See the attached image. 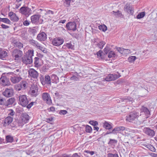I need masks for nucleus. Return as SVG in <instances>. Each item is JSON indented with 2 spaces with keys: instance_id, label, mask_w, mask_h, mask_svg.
I'll list each match as a JSON object with an SVG mask.
<instances>
[{
  "instance_id": "obj_1",
  "label": "nucleus",
  "mask_w": 157,
  "mask_h": 157,
  "mask_svg": "<svg viewBox=\"0 0 157 157\" xmlns=\"http://www.w3.org/2000/svg\"><path fill=\"white\" fill-rule=\"evenodd\" d=\"M19 104L24 107H26L28 109H30L36 103L35 102H31L29 104V101L26 96L25 95L19 97Z\"/></svg>"
},
{
  "instance_id": "obj_2",
  "label": "nucleus",
  "mask_w": 157,
  "mask_h": 157,
  "mask_svg": "<svg viewBox=\"0 0 157 157\" xmlns=\"http://www.w3.org/2000/svg\"><path fill=\"white\" fill-rule=\"evenodd\" d=\"M139 116V113L136 111L130 113L126 117V120L129 122H132L137 118Z\"/></svg>"
},
{
  "instance_id": "obj_3",
  "label": "nucleus",
  "mask_w": 157,
  "mask_h": 157,
  "mask_svg": "<svg viewBox=\"0 0 157 157\" xmlns=\"http://www.w3.org/2000/svg\"><path fill=\"white\" fill-rule=\"evenodd\" d=\"M40 79L42 84L43 85L47 84L48 85H51V78L48 75H46L44 78L42 76L40 77Z\"/></svg>"
},
{
  "instance_id": "obj_4",
  "label": "nucleus",
  "mask_w": 157,
  "mask_h": 157,
  "mask_svg": "<svg viewBox=\"0 0 157 157\" xmlns=\"http://www.w3.org/2000/svg\"><path fill=\"white\" fill-rule=\"evenodd\" d=\"M32 11L31 9L28 7L23 6L20 9V13L26 17H29L31 14Z\"/></svg>"
},
{
  "instance_id": "obj_5",
  "label": "nucleus",
  "mask_w": 157,
  "mask_h": 157,
  "mask_svg": "<svg viewBox=\"0 0 157 157\" xmlns=\"http://www.w3.org/2000/svg\"><path fill=\"white\" fill-rule=\"evenodd\" d=\"M117 73L118 75L113 74H109L105 77V80L107 81H110L117 79L121 76L120 74L118 72H117Z\"/></svg>"
},
{
  "instance_id": "obj_6",
  "label": "nucleus",
  "mask_w": 157,
  "mask_h": 157,
  "mask_svg": "<svg viewBox=\"0 0 157 157\" xmlns=\"http://www.w3.org/2000/svg\"><path fill=\"white\" fill-rule=\"evenodd\" d=\"M63 42L64 40L63 38L60 37L53 38L52 42V44L56 46H59L62 45Z\"/></svg>"
},
{
  "instance_id": "obj_7",
  "label": "nucleus",
  "mask_w": 157,
  "mask_h": 157,
  "mask_svg": "<svg viewBox=\"0 0 157 157\" xmlns=\"http://www.w3.org/2000/svg\"><path fill=\"white\" fill-rule=\"evenodd\" d=\"M43 100L47 104L50 105L52 104V100L49 94L47 92H44L42 94Z\"/></svg>"
},
{
  "instance_id": "obj_8",
  "label": "nucleus",
  "mask_w": 157,
  "mask_h": 157,
  "mask_svg": "<svg viewBox=\"0 0 157 157\" xmlns=\"http://www.w3.org/2000/svg\"><path fill=\"white\" fill-rule=\"evenodd\" d=\"M29 76L31 78H33L36 79L37 78L38 76V74L37 71L33 68L30 69L28 71Z\"/></svg>"
},
{
  "instance_id": "obj_9",
  "label": "nucleus",
  "mask_w": 157,
  "mask_h": 157,
  "mask_svg": "<svg viewBox=\"0 0 157 157\" xmlns=\"http://www.w3.org/2000/svg\"><path fill=\"white\" fill-rule=\"evenodd\" d=\"M66 27L67 29L73 31L76 29V24L75 22H70L66 25Z\"/></svg>"
},
{
  "instance_id": "obj_10",
  "label": "nucleus",
  "mask_w": 157,
  "mask_h": 157,
  "mask_svg": "<svg viewBox=\"0 0 157 157\" xmlns=\"http://www.w3.org/2000/svg\"><path fill=\"white\" fill-rule=\"evenodd\" d=\"M12 55L15 57V60H17L22 56V52L19 50L14 49Z\"/></svg>"
},
{
  "instance_id": "obj_11",
  "label": "nucleus",
  "mask_w": 157,
  "mask_h": 157,
  "mask_svg": "<svg viewBox=\"0 0 157 157\" xmlns=\"http://www.w3.org/2000/svg\"><path fill=\"white\" fill-rule=\"evenodd\" d=\"M0 83L4 86H8L10 84L9 79L5 76H2L0 78Z\"/></svg>"
},
{
  "instance_id": "obj_12",
  "label": "nucleus",
  "mask_w": 157,
  "mask_h": 157,
  "mask_svg": "<svg viewBox=\"0 0 157 157\" xmlns=\"http://www.w3.org/2000/svg\"><path fill=\"white\" fill-rule=\"evenodd\" d=\"M140 111L141 114H140V116L142 114H144L145 118H146L149 117L150 113L148 109L147 108L143 106L141 108Z\"/></svg>"
},
{
  "instance_id": "obj_13",
  "label": "nucleus",
  "mask_w": 157,
  "mask_h": 157,
  "mask_svg": "<svg viewBox=\"0 0 157 157\" xmlns=\"http://www.w3.org/2000/svg\"><path fill=\"white\" fill-rule=\"evenodd\" d=\"M124 11L130 15H132L134 12V9L132 6L129 4H126L124 7Z\"/></svg>"
},
{
  "instance_id": "obj_14",
  "label": "nucleus",
  "mask_w": 157,
  "mask_h": 157,
  "mask_svg": "<svg viewBox=\"0 0 157 157\" xmlns=\"http://www.w3.org/2000/svg\"><path fill=\"white\" fill-rule=\"evenodd\" d=\"M47 35L44 32L40 33L37 35L36 39L40 41H44L47 39Z\"/></svg>"
},
{
  "instance_id": "obj_15",
  "label": "nucleus",
  "mask_w": 157,
  "mask_h": 157,
  "mask_svg": "<svg viewBox=\"0 0 157 157\" xmlns=\"http://www.w3.org/2000/svg\"><path fill=\"white\" fill-rule=\"evenodd\" d=\"M13 94V90L12 89H6L5 91L3 92V95L7 98L10 97L12 96Z\"/></svg>"
},
{
  "instance_id": "obj_16",
  "label": "nucleus",
  "mask_w": 157,
  "mask_h": 157,
  "mask_svg": "<svg viewBox=\"0 0 157 157\" xmlns=\"http://www.w3.org/2000/svg\"><path fill=\"white\" fill-rule=\"evenodd\" d=\"M38 88L37 86H34L31 89L30 94L33 97H36L39 94Z\"/></svg>"
},
{
  "instance_id": "obj_17",
  "label": "nucleus",
  "mask_w": 157,
  "mask_h": 157,
  "mask_svg": "<svg viewBox=\"0 0 157 157\" xmlns=\"http://www.w3.org/2000/svg\"><path fill=\"white\" fill-rule=\"evenodd\" d=\"M40 16L39 15H33L31 17V19L32 22L33 24H37L38 22Z\"/></svg>"
},
{
  "instance_id": "obj_18",
  "label": "nucleus",
  "mask_w": 157,
  "mask_h": 157,
  "mask_svg": "<svg viewBox=\"0 0 157 157\" xmlns=\"http://www.w3.org/2000/svg\"><path fill=\"white\" fill-rule=\"evenodd\" d=\"M144 132L147 135L151 136H153L155 135L154 131L148 128H144L143 129Z\"/></svg>"
},
{
  "instance_id": "obj_19",
  "label": "nucleus",
  "mask_w": 157,
  "mask_h": 157,
  "mask_svg": "<svg viewBox=\"0 0 157 157\" xmlns=\"http://www.w3.org/2000/svg\"><path fill=\"white\" fill-rule=\"evenodd\" d=\"M125 128L123 126H119L114 128L112 130V132L110 133L117 134L118 133H120L121 132L124 130Z\"/></svg>"
},
{
  "instance_id": "obj_20",
  "label": "nucleus",
  "mask_w": 157,
  "mask_h": 157,
  "mask_svg": "<svg viewBox=\"0 0 157 157\" xmlns=\"http://www.w3.org/2000/svg\"><path fill=\"white\" fill-rule=\"evenodd\" d=\"M22 59L23 63L26 64L31 63L33 62L32 58H29L26 56H24Z\"/></svg>"
},
{
  "instance_id": "obj_21",
  "label": "nucleus",
  "mask_w": 157,
  "mask_h": 157,
  "mask_svg": "<svg viewBox=\"0 0 157 157\" xmlns=\"http://www.w3.org/2000/svg\"><path fill=\"white\" fill-rule=\"evenodd\" d=\"M13 118L11 117H8L4 120V125L5 126H8L13 121Z\"/></svg>"
},
{
  "instance_id": "obj_22",
  "label": "nucleus",
  "mask_w": 157,
  "mask_h": 157,
  "mask_svg": "<svg viewBox=\"0 0 157 157\" xmlns=\"http://www.w3.org/2000/svg\"><path fill=\"white\" fill-rule=\"evenodd\" d=\"M21 79L20 76H14L11 77L10 80L13 83H16L18 82Z\"/></svg>"
},
{
  "instance_id": "obj_23",
  "label": "nucleus",
  "mask_w": 157,
  "mask_h": 157,
  "mask_svg": "<svg viewBox=\"0 0 157 157\" xmlns=\"http://www.w3.org/2000/svg\"><path fill=\"white\" fill-rule=\"evenodd\" d=\"M29 116L26 113H24L22 115V121H23V122L25 123L28 122L29 119Z\"/></svg>"
},
{
  "instance_id": "obj_24",
  "label": "nucleus",
  "mask_w": 157,
  "mask_h": 157,
  "mask_svg": "<svg viewBox=\"0 0 157 157\" xmlns=\"http://www.w3.org/2000/svg\"><path fill=\"white\" fill-rule=\"evenodd\" d=\"M7 53L6 51L1 50L0 51V58L2 60L6 59V57L7 56Z\"/></svg>"
},
{
  "instance_id": "obj_25",
  "label": "nucleus",
  "mask_w": 157,
  "mask_h": 157,
  "mask_svg": "<svg viewBox=\"0 0 157 157\" xmlns=\"http://www.w3.org/2000/svg\"><path fill=\"white\" fill-rule=\"evenodd\" d=\"M51 78L52 82L53 83L56 84L59 82V78L56 75H52L51 76Z\"/></svg>"
},
{
  "instance_id": "obj_26",
  "label": "nucleus",
  "mask_w": 157,
  "mask_h": 157,
  "mask_svg": "<svg viewBox=\"0 0 157 157\" xmlns=\"http://www.w3.org/2000/svg\"><path fill=\"white\" fill-rule=\"evenodd\" d=\"M122 101L127 103L128 104H131L133 101V99L131 98L127 97L123 98Z\"/></svg>"
},
{
  "instance_id": "obj_27",
  "label": "nucleus",
  "mask_w": 157,
  "mask_h": 157,
  "mask_svg": "<svg viewBox=\"0 0 157 157\" xmlns=\"http://www.w3.org/2000/svg\"><path fill=\"white\" fill-rule=\"evenodd\" d=\"M34 55V50L33 49L29 50L26 52V56L30 58H32Z\"/></svg>"
},
{
  "instance_id": "obj_28",
  "label": "nucleus",
  "mask_w": 157,
  "mask_h": 157,
  "mask_svg": "<svg viewBox=\"0 0 157 157\" xmlns=\"http://www.w3.org/2000/svg\"><path fill=\"white\" fill-rule=\"evenodd\" d=\"M103 126L104 128L107 129H110L112 127L111 124L105 121L103 123Z\"/></svg>"
},
{
  "instance_id": "obj_29",
  "label": "nucleus",
  "mask_w": 157,
  "mask_h": 157,
  "mask_svg": "<svg viewBox=\"0 0 157 157\" xmlns=\"http://www.w3.org/2000/svg\"><path fill=\"white\" fill-rule=\"evenodd\" d=\"M29 42L30 44L33 46L37 48L39 45L40 44L36 40H30Z\"/></svg>"
},
{
  "instance_id": "obj_30",
  "label": "nucleus",
  "mask_w": 157,
  "mask_h": 157,
  "mask_svg": "<svg viewBox=\"0 0 157 157\" xmlns=\"http://www.w3.org/2000/svg\"><path fill=\"white\" fill-rule=\"evenodd\" d=\"M6 140L7 143H12L13 141V138L12 136L8 135L6 136Z\"/></svg>"
},
{
  "instance_id": "obj_31",
  "label": "nucleus",
  "mask_w": 157,
  "mask_h": 157,
  "mask_svg": "<svg viewBox=\"0 0 157 157\" xmlns=\"http://www.w3.org/2000/svg\"><path fill=\"white\" fill-rule=\"evenodd\" d=\"M20 85L22 89H25L27 86V83L25 81H21Z\"/></svg>"
},
{
  "instance_id": "obj_32",
  "label": "nucleus",
  "mask_w": 157,
  "mask_h": 157,
  "mask_svg": "<svg viewBox=\"0 0 157 157\" xmlns=\"http://www.w3.org/2000/svg\"><path fill=\"white\" fill-rule=\"evenodd\" d=\"M116 56V55L115 52L112 51H110L108 55L109 58H112V59H114Z\"/></svg>"
},
{
  "instance_id": "obj_33",
  "label": "nucleus",
  "mask_w": 157,
  "mask_h": 157,
  "mask_svg": "<svg viewBox=\"0 0 157 157\" xmlns=\"http://www.w3.org/2000/svg\"><path fill=\"white\" fill-rule=\"evenodd\" d=\"M10 19L13 22H17L19 20L18 17L16 15L15 13L13 16L10 18Z\"/></svg>"
},
{
  "instance_id": "obj_34",
  "label": "nucleus",
  "mask_w": 157,
  "mask_h": 157,
  "mask_svg": "<svg viewBox=\"0 0 157 157\" xmlns=\"http://www.w3.org/2000/svg\"><path fill=\"white\" fill-rule=\"evenodd\" d=\"M113 13L114 15L116 17H121L122 16V14L121 12L119 10H117V12L113 11Z\"/></svg>"
},
{
  "instance_id": "obj_35",
  "label": "nucleus",
  "mask_w": 157,
  "mask_h": 157,
  "mask_svg": "<svg viewBox=\"0 0 157 157\" xmlns=\"http://www.w3.org/2000/svg\"><path fill=\"white\" fill-rule=\"evenodd\" d=\"M105 44V43L104 41H101L97 44V45L98 48L101 49L103 48Z\"/></svg>"
},
{
  "instance_id": "obj_36",
  "label": "nucleus",
  "mask_w": 157,
  "mask_h": 157,
  "mask_svg": "<svg viewBox=\"0 0 157 157\" xmlns=\"http://www.w3.org/2000/svg\"><path fill=\"white\" fill-rule=\"evenodd\" d=\"M99 29L103 32H105L107 29L106 26L105 25H102L98 26Z\"/></svg>"
},
{
  "instance_id": "obj_37",
  "label": "nucleus",
  "mask_w": 157,
  "mask_h": 157,
  "mask_svg": "<svg viewBox=\"0 0 157 157\" xmlns=\"http://www.w3.org/2000/svg\"><path fill=\"white\" fill-rule=\"evenodd\" d=\"M34 63L36 67H39L40 66L39 64V58L38 57H36L34 58Z\"/></svg>"
},
{
  "instance_id": "obj_38",
  "label": "nucleus",
  "mask_w": 157,
  "mask_h": 157,
  "mask_svg": "<svg viewBox=\"0 0 157 157\" xmlns=\"http://www.w3.org/2000/svg\"><path fill=\"white\" fill-rule=\"evenodd\" d=\"M136 59L135 56H132L128 57V60L130 63H133Z\"/></svg>"
},
{
  "instance_id": "obj_39",
  "label": "nucleus",
  "mask_w": 157,
  "mask_h": 157,
  "mask_svg": "<svg viewBox=\"0 0 157 157\" xmlns=\"http://www.w3.org/2000/svg\"><path fill=\"white\" fill-rule=\"evenodd\" d=\"M145 15V12H141L137 16L136 18L138 19L142 18L144 17Z\"/></svg>"
},
{
  "instance_id": "obj_40",
  "label": "nucleus",
  "mask_w": 157,
  "mask_h": 157,
  "mask_svg": "<svg viewBox=\"0 0 157 157\" xmlns=\"http://www.w3.org/2000/svg\"><path fill=\"white\" fill-rule=\"evenodd\" d=\"M78 75L76 73L75 75H74L70 78V80L74 81H78L79 79Z\"/></svg>"
},
{
  "instance_id": "obj_41",
  "label": "nucleus",
  "mask_w": 157,
  "mask_h": 157,
  "mask_svg": "<svg viewBox=\"0 0 157 157\" xmlns=\"http://www.w3.org/2000/svg\"><path fill=\"white\" fill-rule=\"evenodd\" d=\"M66 44V46L68 49H71L72 50L74 49V45L71 44V43H67Z\"/></svg>"
},
{
  "instance_id": "obj_42",
  "label": "nucleus",
  "mask_w": 157,
  "mask_h": 157,
  "mask_svg": "<svg viewBox=\"0 0 157 157\" xmlns=\"http://www.w3.org/2000/svg\"><path fill=\"white\" fill-rule=\"evenodd\" d=\"M92 128L90 126L88 125L86 126L85 131L86 132L90 133L92 132Z\"/></svg>"
},
{
  "instance_id": "obj_43",
  "label": "nucleus",
  "mask_w": 157,
  "mask_h": 157,
  "mask_svg": "<svg viewBox=\"0 0 157 157\" xmlns=\"http://www.w3.org/2000/svg\"><path fill=\"white\" fill-rule=\"evenodd\" d=\"M124 130L125 131V133L127 134H130L131 133H134L135 132V131L134 130L125 128V129H124Z\"/></svg>"
},
{
  "instance_id": "obj_44",
  "label": "nucleus",
  "mask_w": 157,
  "mask_h": 157,
  "mask_svg": "<svg viewBox=\"0 0 157 157\" xmlns=\"http://www.w3.org/2000/svg\"><path fill=\"white\" fill-rule=\"evenodd\" d=\"M71 0H64V6L66 7H68L70 6Z\"/></svg>"
},
{
  "instance_id": "obj_45",
  "label": "nucleus",
  "mask_w": 157,
  "mask_h": 157,
  "mask_svg": "<svg viewBox=\"0 0 157 157\" xmlns=\"http://www.w3.org/2000/svg\"><path fill=\"white\" fill-rule=\"evenodd\" d=\"M14 46L20 49H21L23 47V44L20 42H16L15 43Z\"/></svg>"
},
{
  "instance_id": "obj_46",
  "label": "nucleus",
  "mask_w": 157,
  "mask_h": 157,
  "mask_svg": "<svg viewBox=\"0 0 157 157\" xmlns=\"http://www.w3.org/2000/svg\"><path fill=\"white\" fill-rule=\"evenodd\" d=\"M146 147L151 151L153 152H155L156 149L153 146L148 144L146 145Z\"/></svg>"
},
{
  "instance_id": "obj_47",
  "label": "nucleus",
  "mask_w": 157,
  "mask_h": 157,
  "mask_svg": "<svg viewBox=\"0 0 157 157\" xmlns=\"http://www.w3.org/2000/svg\"><path fill=\"white\" fill-rule=\"evenodd\" d=\"M25 124V123L23 122L21 119L17 121L18 125L21 127H22Z\"/></svg>"
},
{
  "instance_id": "obj_48",
  "label": "nucleus",
  "mask_w": 157,
  "mask_h": 157,
  "mask_svg": "<svg viewBox=\"0 0 157 157\" xmlns=\"http://www.w3.org/2000/svg\"><path fill=\"white\" fill-rule=\"evenodd\" d=\"M107 157H119L117 154L108 153Z\"/></svg>"
},
{
  "instance_id": "obj_49",
  "label": "nucleus",
  "mask_w": 157,
  "mask_h": 157,
  "mask_svg": "<svg viewBox=\"0 0 157 157\" xmlns=\"http://www.w3.org/2000/svg\"><path fill=\"white\" fill-rule=\"evenodd\" d=\"M131 53L130 50L128 49H124V50L123 54H124L128 55Z\"/></svg>"
},
{
  "instance_id": "obj_50",
  "label": "nucleus",
  "mask_w": 157,
  "mask_h": 157,
  "mask_svg": "<svg viewBox=\"0 0 157 157\" xmlns=\"http://www.w3.org/2000/svg\"><path fill=\"white\" fill-rule=\"evenodd\" d=\"M2 22L8 24H10L11 22V21L9 19L6 18H3Z\"/></svg>"
},
{
  "instance_id": "obj_51",
  "label": "nucleus",
  "mask_w": 157,
  "mask_h": 157,
  "mask_svg": "<svg viewBox=\"0 0 157 157\" xmlns=\"http://www.w3.org/2000/svg\"><path fill=\"white\" fill-rule=\"evenodd\" d=\"M15 99L14 98H11L9 99L8 100V104L9 105H11L12 104L14 101Z\"/></svg>"
},
{
  "instance_id": "obj_52",
  "label": "nucleus",
  "mask_w": 157,
  "mask_h": 157,
  "mask_svg": "<svg viewBox=\"0 0 157 157\" xmlns=\"http://www.w3.org/2000/svg\"><path fill=\"white\" fill-rule=\"evenodd\" d=\"M117 50L120 53L122 54H123L124 48H122L118 47L117 48Z\"/></svg>"
},
{
  "instance_id": "obj_53",
  "label": "nucleus",
  "mask_w": 157,
  "mask_h": 157,
  "mask_svg": "<svg viewBox=\"0 0 157 157\" xmlns=\"http://www.w3.org/2000/svg\"><path fill=\"white\" fill-rule=\"evenodd\" d=\"M67 113V112L64 110H60L59 111V113L60 115H64Z\"/></svg>"
},
{
  "instance_id": "obj_54",
  "label": "nucleus",
  "mask_w": 157,
  "mask_h": 157,
  "mask_svg": "<svg viewBox=\"0 0 157 157\" xmlns=\"http://www.w3.org/2000/svg\"><path fill=\"white\" fill-rule=\"evenodd\" d=\"M110 48L106 46L104 49V52L106 54H107Z\"/></svg>"
},
{
  "instance_id": "obj_55",
  "label": "nucleus",
  "mask_w": 157,
  "mask_h": 157,
  "mask_svg": "<svg viewBox=\"0 0 157 157\" xmlns=\"http://www.w3.org/2000/svg\"><path fill=\"white\" fill-rule=\"evenodd\" d=\"M102 53V51L101 50H100L99 51H98L97 53L98 56L100 57V58L101 59L102 58L101 55Z\"/></svg>"
},
{
  "instance_id": "obj_56",
  "label": "nucleus",
  "mask_w": 157,
  "mask_h": 157,
  "mask_svg": "<svg viewBox=\"0 0 157 157\" xmlns=\"http://www.w3.org/2000/svg\"><path fill=\"white\" fill-rule=\"evenodd\" d=\"M90 123L93 126H95L98 125V123L96 121H90Z\"/></svg>"
},
{
  "instance_id": "obj_57",
  "label": "nucleus",
  "mask_w": 157,
  "mask_h": 157,
  "mask_svg": "<svg viewBox=\"0 0 157 157\" xmlns=\"http://www.w3.org/2000/svg\"><path fill=\"white\" fill-rule=\"evenodd\" d=\"M85 152L89 154L90 155H93L94 154V151H90L89 150L85 151Z\"/></svg>"
},
{
  "instance_id": "obj_58",
  "label": "nucleus",
  "mask_w": 157,
  "mask_h": 157,
  "mask_svg": "<svg viewBox=\"0 0 157 157\" xmlns=\"http://www.w3.org/2000/svg\"><path fill=\"white\" fill-rule=\"evenodd\" d=\"M20 86V84H18L15 86V88L16 90L17 91H20L22 89Z\"/></svg>"
},
{
  "instance_id": "obj_59",
  "label": "nucleus",
  "mask_w": 157,
  "mask_h": 157,
  "mask_svg": "<svg viewBox=\"0 0 157 157\" xmlns=\"http://www.w3.org/2000/svg\"><path fill=\"white\" fill-rule=\"evenodd\" d=\"M29 22L27 20L25 21L23 23V25L25 26H28L29 25Z\"/></svg>"
},
{
  "instance_id": "obj_60",
  "label": "nucleus",
  "mask_w": 157,
  "mask_h": 157,
  "mask_svg": "<svg viewBox=\"0 0 157 157\" xmlns=\"http://www.w3.org/2000/svg\"><path fill=\"white\" fill-rule=\"evenodd\" d=\"M53 119L52 117H50L47 118L46 119V121L48 123H49L50 122L53 121Z\"/></svg>"
},
{
  "instance_id": "obj_61",
  "label": "nucleus",
  "mask_w": 157,
  "mask_h": 157,
  "mask_svg": "<svg viewBox=\"0 0 157 157\" xmlns=\"http://www.w3.org/2000/svg\"><path fill=\"white\" fill-rule=\"evenodd\" d=\"M9 112L8 114L9 115L13 116L14 114V112L12 109L9 110Z\"/></svg>"
},
{
  "instance_id": "obj_62",
  "label": "nucleus",
  "mask_w": 157,
  "mask_h": 157,
  "mask_svg": "<svg viewBox=\"0 0 157 157\" xmlns=\"http://www.w3.org/2000/svg\"><path fill=\"white\" fill-rule=\"evenodd\" d=\"M2 27L4 29H7L9 28V27L5 25L2 24L1 25Z\"/></svg>"
},
{
  "instance_id": "obj_63",
  "label": "nucleus",
  "mask_w": 157,
  "mask_h": 157,
  "mask_svg": "<svg viewBox=\"0 0 157 157\" xmlns=\"http://www.w3.org/2000/svg\"><path fill=\"white\" fill-rule=\"evenodd\" d=\"M15 13H13L12 12H9L8 13V16L10 17V18L11 17H12Z\"/></svg>"
},
{
  "instance_id": "obj_64",
  "label": "nucleus",
  "mask_w": 157,
  "mask_h": 157,
  "mask_svg": "<svg viewBox=\"0 0 157 157\" xmlns=\"http://www.w3.org/2000/svg\"><path fill=\"white\" fill-rule=\"evenodd\" d=\"M63 157H71V154H64L62 155Z\"/></svg>"
}]
</instances>
